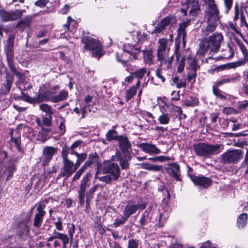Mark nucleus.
Returning a JSON list of instances; mask_svg holds the SVG:
<instances>
[{
	"label": "nucleus",
	"mask_w": 248,
	"mask_h": 248,
	"mask_svg": "<svg viewBox=\"0 0 248 248\" xmlns=\"http://www.w3.org/2000/svg\"><path fill=\"white\" fill-rule=\"evenodd\" d=\"M223 41V36L220 33L216 32L208 37H204L199 43L197 54L202 56L208 51L210 54L216 53L219 50Z\"/></svg>",
	"instance_id": "nucleus-1"
},
{
	"label": "nucleus",
	"mask_w": 248,
	"mask_h": 248,
	"mask_svg": "<svg viewBox=\"0 0 248 248\" xmlns=\"http://www.w3.org/2000/svg\"><path fill=\"white\" fill-rule=\"evenodd\" d=\"M207 5L206 16L207 19V25L202 29V36H206L214 31L219 22V11L214 0H204Z\"/></svg>",
	"instance_id": "nucleus-2"
},
{
	"label": "nucleus",
	"mask_w": 248,
	"mask_h": 248,
	"mask_svg": "<svg viewBox=\"0 0 248 248\" xmlns=\"http://www.w3.org/2000/svg\"><path fill=\"white\" fill-rule=\"evenodd\" d=\"M159 44L157 49L156 57L160 64H165L168 69L170 68L173 61V56H169L170 47L168 46L169 41L166 38L158 40Z\"/></svg>",
	"instance_id": "nucleus-3"
},
{
	"label": "nucleus",
	"mask_w": 248,
	"mask_h": 248,
	"mask_svg": "<svg viewBox=\"0 0 248 248\" xmlns=\"http://www.w3.org/2000/svg\"><path fill=\"white\" fill-rule=\"evenodd\" d=\"M103 174L108 175L98 177L100 181L110 184L112 181H117L120 176V168L117 163L104 162L102 168Z\"/></svg>",
	"instance_id": "nucleus-4"
},
{
	"label": "nucleus",
	"mask_w": 248,
	"mask_h": 248,
	"mask_svg": "<svg viewBox=\"0 0 248 248\" xmlns=\"http://www.w3.org/2000/svg\"><path fill=\"white\" fill-rule=\"evenodd\" d=\"M82 42L84 44V48L91 51L93 57L100 58L103 55L101 44L99 41L90 36H84Z\"/></svg>",
	"instance_id": "nucleus-5"
},
{
	"label": "nucleus",
	"mask_w": 248,
	"mask_h": 248,
	"mask_svg": "<svg viewBox=\"0 0 248 248\" xmlns=\"http://www.w3.org/2000/svg\"><path fill=\"white\" fill-rule=\"evenodd\" d=\"M220 148L218 144L211 145L204 143H199L193 146V150L196 155L200 156L207 157L216 154Z\"/></svg>",
	"instance_id": "nucleus-6"
},
{
	"label": "nucleus",
	"mask_w": 248,
	"mask_h": 248,
	"mask_svg": "<svg viewBox=\"0 0 248 248\" xmlns=\"http://www.w3.org/2000/svg\"><path fill=\"white\" fill-rule=\"evenodd\" d=\"M243 152L241 150H228L220 156V162L224 164L236 163L242 157Z\"/></svg>",
	"instance_id": "nucleus-7"
},
{
	"label": "nucleus",
	"mask_w": 248,
	"mask_h": 248,
	"mask_svg": "<svg viewBox=\"0 0 248 248\" xmlns=\"http://www.w3.org/2000/svg\"><path fill=\"white\" fill-rule=\"evenodd\" d=\"M14 40L15 35L12 34H9L4 46V52L6 57V61L8 67L15 64L14 62Z\"/></svg>",
	"instance_id": "nucleus-8"
},
{
	"label": "nucleus",
	"mask_w": 248,
	"mask_h": 248,
	"mask_svg": "<svg viewBox=\"0 0 248 248\" xmlns=\"http://www.w3.org/2000/svg\"><path fill=\"white\" fill-rule=\"evenodd\" d=\"M47 202V200L40 201L35 205L37 207V213L34 215L33 226L37 228H40L42 225L44 217L46 213L44 209Z\"/></svg>",
	"instance_id": "nucleus-9"
},
{
	"label": "nucleus",
	"mask_w": 248,
	"mask_h": 248,
	"mask_svg": "<svg viewBox=\"0 0 248 248\" xmlns=\"http://www.w3.org/2000/svg\"><path fill=\"white\" fill-rule=\"evenodd\" d=\"M92 177V174L90 172H87L83 177L79 185L78 189V194L79 198V202L81 206H83L84 203V199L86 196L87 188L89 186V182Z\"/></svg>",
	"instance_id": "nucleus-10"
},
{
	"label": "nucleus",
	"mask_w": 248,
	"mask_h": 248,
	"mask_svg": "<svg viewBox=\"0 0 248 248\" xmlns=\"http://www.w3.org/2000/svg\"><path fill=\"white\" fill-rule=\"evenodd\" d=\"M23 13V11L21 10L7 12L4 9H0V18L3 22L14 21L20 18Z\"/></svg>",
	"instance_id": "nucleus-11"
},
{
	"label": "nucleus",
	"mask_w": 248,
	"mask_h": 248,
	"mask_svg": "<svg viewBox=\"0 0 248 248\" xmlns=\"http://www.w3.org/2000/svg\"><path fill=\"white\" fill-rule=\"evenodd\" d=\"M63 166L61 169V176L68 178L78 169L76 164L69 159L63 160Z\"/></svg>",
	"instance_id": "nucleus-12"
},
{
	"label": "nucleus",
	"mask_w": 248,
	"mask_h": 248,
	"mask_svg": "<svg viewBox=\"0 0 248 248\" xmlns=\"http://www.w3.org/2000/svg\"><path fill=\"white\" fill-rule=\"evenodd\" d=\"M146 206L145 202L135 204L134 202L129 201L124 210V215L127 218L139 209L143 210Z\"/></svg>",
	"instance_id": "nucleus-13"
},
{
	"label": "nucleus",
	"mask_w": 248,
	"mask_h": 248,
	"mask_svg": "<svg viewBox=\"0 0 248 248\" xmlns=\"http://www.w3.org/2000/svg\"><path fill=\"white\" fill-rule=\"evenodd\" d=\"M14 81V77L9 72H7L5 74V80L1 85L0 89V94L3 95L8 94L11 91Z\"/></svg>",
	"instance_id": "nucleus-14"
},
{
	"label": "nucleus",
	"mask_w": 248,
	"mask_h": 248,
	"mask_svg": "<svg viewBox=\"0 0 248 248\" xmlns=\"http://www.w3.org/2000/svg\"><path fill=\"white\" fill-rule=\"evenodd\" d=\"M123 49V52L121 55V57L119 58L117 56V60L119 62L125 64L127 62L137 59V53H132L131 49H129L128 46L124 45Z\"/></svg>",
	"instance_id": "nucleus-15"
},
{
	"label": "nucleus",
	"mask_w": 248,
	"mask_h": 248,
	"mask_svg": "<svg viewBox=\"0 0 248 248\" xmlns=\"http://www.w3.org/2000/svg\"><path fill=\"white\" fill-rule=\"evenodd\" d=\"M190 19H187L179 24V27L177 29V37L180 38L182 37L183 44L184 46H185L186 44V29L189 26L190 23Z\"/></svg>",
	"instance_id": "nucleus-16"
},
{
	"label": "nucleus",
	"mask_w": 248,
	"mask_h": 248,
	"mask_svg": "<svg viewBox=\"0 0 248 248\" xmlns=\"http://www.w3.org/2000/svg\"><path fill=\"white\" fill-rule=\"evenodd\" d=\"M57 151V149L53 147L46 146L44 148L42 157L44 165H46L51 160Z\"/></svg>",
	"instance_id": "nucleus-17"
},
{
	"label": "nucleus",
	"mask_w": 248,
	"mask_h": 248,
	"mask_svg": "<svg viewBox=\"0 0 248 248\" xmlns=\"http://www.w3.org/2000/svg\"><path fill=\"white\" fill-rule=\"evenodd\" d=\"M191 180L196 185L202 186L204 188H207L212 184V180L209 178L204 176H196L191 177Z\"/></svg>",
	"instance_id": "nucleus-18"
},
{
	"label": "nucleus",
	"mask_w": 248,
	"mask_h": 248,
	"mask_svg": "<svg viewBox=\"0 0 248 248\" xmlns=\"http://www.w3.org/2000/svg\"><path fill=\"white\" fill-rule=\"evenodd\" d=\"M139 147L145 153L150 155H157L160 153V150L155 145L147 143H141Z\"/></svg>",
	"instance_id": "nucleus-19"
},
{
	"label": "nucleus",
	"mask_w": 248,
	"mask_h": 248,
	"mask_svg": "<svg viewBox=\"0 0 248 248\" xmlns=\"http://www.w3.org/2000/svg\"><path fill=\"white\" fill-rule=\"evenodd\" d=\"M167 168L168 173L173 177L176 181H181L180 178V166L175 163L170 164Z\"/></svg>",
	"instance_id": "nucleus-20"
},
{
	"label": "nucleus",
	"mask_w": 248,
	"mask_h": 248,
	"mask_svg": "<svg viewBox=\"0 0 248 248\" xmlns=\"http://www.w3.org/2000/svg\"><path fill=\"white\" fill-rule=\"evenodd\" d=\"M187 7L190 8L189 15L191 16H196L200 10L198 0H188Z\"/></svg>",
	"instance_id": "nucleus-21"
},
{
	"label": "nucleus",
	"mask_w": 248,
	"mask_h": 248,
	"mask_svg": "<svg viewBox=\"0 0 248 248\" xmlns=\"http://www.w3.org/2000/svg\"><path fill=\"white\" fill-rule=\"evenodd\" d=\"M8 67L11 73L18 78V80L16 82V84L25 83L26 78L25 74L18 71L16 68L15 64L10 66Z\"/></svg>",
	"instance_id": "nucleus-22"
},
{
	"label": "nucleus",
	"mask_w": 248,
	"mask_h": 248,
	"mask_svg": "<svg viewBox=\"0 0 248 248\" xmlns=\"http://www.w3.org/2000/svg\"><path fill=\"white\" fill-rule=\"evenodd\" d=\"M118 140H119L120 149L124 153L127 152L131 148V144L126 137L119 136Z\"/></svg>",
	"instance_id": "nucleus-23"
},
{
	"label": "nucleus",
	"mask_w": 248,
	"mask_h": 248,
	"mask_svg": "<svg viewBox=\"0 0 248 248\" xmlns=\"http://www.w3.org/2000/svg\"><path fill=\"white\" fill-rule=\"evenodd\" d=\"M150 211L146 210L141 215L140 219V227L144 228V226L150 222L151 217L150 215Z\"/></svg>",
	"instance_id": "nucleus-24"
},
{
	"label": "nucleus",
	"mask_w": 248,
	"mask_h": 248,
	"mask_svg": "<svg viewBox=\"0 0 248 248\" xmlns=\"http://www.w3.org/2000/svg\"><path fill=\"white\" fill-rule=\"evenodd\" d=\"M240 76L238 75L236 77H233L231 78H222L220 80L217 81L215 82L214 85H213V87H216L218 88V87L224 84H226L230 82L234 83L236 82L237 80H239V78Z\"/></svg>",
	"instance_id": "nucleus-25"
},
{
	"label": "nucleus",
	"mask_w": 248,
	"mask_h": 248,
	"mask_svg": "<svg viewBox=\"0 0 248 248\" xmlns=\"http://www.w3.org/2000/svg\"><path fill=\"white\" fill-rule=\"evenodd\" d=\"M32 20V17L28 16L20 20L16 25V27L21 28L22 30L28 28L30 27Z\"/></svg>",
	"instance_id": "nucleus-26"
},
{
	"label": "nucleus",
	"mask_w": 248,
	"mask_h": 248,
	"mask_svg": "<svg viewBox=\"0 0 248 248\" xmlns=\"http://www.w3.org/2000/svg\"><path fill=\"white\" fill-rule=\"evenodd\" d=\"M140 84V81L138 80L135 86H133L126 91L125 100L128 102L133 96H134L136 93L137 89L139 88Z\"/></svg>",
	"instance_id": "nucleus-27"
},
{
	"label": "nucleus",
	"mask_w": 248,
	"mask_h": 248,
	"mask_svg": "<svg viewBox=\"0 0 248 248\" xmlns=\"http://www.w3.org/2000/svg\"><path fill=\"white\" fill-rule=\"evenodd\" d=\"M68 92L65 90L61 91L59 94L53 96L51 98V101L53 103H57L62 101L65 99L68 96Z\"/></svg>",
	"instance_id": "nucleus-28"
},
{
	"label": "nucleus",
	"mask_w": 248,
	"mask_h": 248,
	"mask_svg": "<svg viewBox=\"0 0 248 248\" xmlns=\"http://www.w3.org/2000/svg\"><path fill=\"white\" fill-rule=\"evenodd\" d=\"M140 166L141 168L143 169L155 171H160L162 168L161 166L150 164L148 163H142L140 164Z\"/></svg>",
	"instance_id": "nucleus-29"
},
{
	"label": "nucleus",
	"mask_w": 248,
	"mask_h": 248,
	"mask_svg": "<svg viewBox=\"0 0 248 248\" xmlns=\"http://www.w3.org/2000/svg\"><path fill=\"white\" fill-rule=\"evenodd\" d=\"M131 159V156L129 154H125L119 160L121 167L123 170H127L129 168V161Z\"/></svg>",
	"instance_id": "nucleus-30"
},
{
	"label": "nucleus",
	"mask_w": 248,
	"mask_h": 248,
	"mask_svg": "<svg viewBox=\"0 0 248 248\" xmlns=\"http://www.w3.org/2000/svg\"><path fill=\"white\" fill-rule=\"evenodd\" d=\"M49 92L46 91L39 93L35 96L36 103H39L48 100Z\"/></svg>",
	"instance_id": "nucleus-31"
},
{
	"label": "nucleus",
	"mask_w": 248,
	"mask_h": 248,
	"mask_svg": "<svg viewBox=\"0 0 248 248\" xmlns=\"http://www.w3.org/2000/svg\"><path fill=\"white\" fill-rule=\"evenodd\" d=\"M143 54L144 55V62L149 65H150L153 62V59L154 57L152 54V51L151 50H142Z\"/></svg>",
	"instance_id": "nucleus-32"
},
{
	"label": "nucleus",
	"mask_w": 248,
	"mask_h": 248,
	"mask_svg": "<svg viewBox=\"0 0 248 248\" xmlns=\"http://www.w3.org/2000/svg\"><path fill=\"white\" fill-rule=\"evenodd\" d=\"M72 155H75L77 157V160L75 164L78 168L81 164L86 159L87 155L86 153L79 154L78 153H71Z\"/></svg>",
	"instance_id": "nucleus-33"
},
{
	"label": "nucleus",
	"mask_w": 248,
	"mask_h": 248,
	"mask_svg": "<svg viewBox=\"0 0 248 248\" xmlns=\"http://www.w3.org/2000/svg\"><path fill=\"white\" fill-rule=\"evenodd\" d=\"M176 21V19L175 16L172 15H169L162 19L159 23L166 28L170 23H175Z\"/></svg>",
	"instance_id": "nucleus-34"
},
{
	"label": "nucleus",
	"mask_w": 248,
	"mask_h": 248,
	"mask_svg": "<svg viewBox=\"0 0 248 248\" xmlns=\"http://www.w3.org/2000/svg\"><path fill=\"white\" fill-rule=\"evenodd\" d=\"M98 186L97 185H95L92 187L90 188L87 193L86 194V206L89 205V202L92 200L93 198V195L94 194V192L98 188Z\"/></svg>",
	"instance_id": "nucleus-35"
},
{
	"label": "nucleus",
	"mask_w": 248,
	"mask_h": 248,
	"mask_svg": "<svg viewBox=\"0 0 248 248\" xmlns=\"http://www.w3.org/2000/svg\"><path fill=\"white\" fill-rule=\"evenodd\" d=\"M248 215L246 213L241 214L237 219V225L239 228H243L247 223Z\"/></svg>",
	"instance_id": "nucleus-36"
},
{
	"label": "nucleus",
	"mask_w": 248,
	"mask_h": 248,
	"mask_svg": "<svg viewBox=\"0 0 248 248\" xmlns=\"http://www.w3.org/2000/svg\"><path fill=\"white\" fill-rule=\"evenodd\" d=\"M146 73V68H142L134 71L132 73V75H133L136 78H138L139 80L140 81V79H141L144 76Z\"/></svg>",
	"instance_id": "nucleus-37"
},
{
	"label": "nucleus",
	"mask_w": 248,
	"mask_h": 248,
	"mask_svg": "<svg viewBox=\"0 0 248 248\" xmlns=\"http://www.w3.org/2000/svg\"><path fill=\"white\" fill-rule=\"evenodd\" d=\"M107 140H118L119 136L116 131L114 130H109L106 134Z\"/></svg>",
	"instance_id": "nucleus-38"
},
{
	"label": "nucleus",
	"mask_w": 248,
	"mask_h": 248,
	"mask_svg": "<svg viewBox=\"0 0 248 248\" xmlns=\"http://www.w3.org/2000/svg\"><path fill=\"white\" fill-rule=\"evenodd\" d=\"M39 108L43 112L46 113L48 116L53 114V112L51 110V107L46 104H42L39 106Z\"/></svg>",
	"instance_id": "nucleus-39"
},
{
	"label": "nucleus",
	"mask_w": 248,
	"mask_h": 248,
	"mask_svg": "<svg viewBox=\"0 0 248 248\" xmlns=\"http://www.w3.org/2000/svg\"><path fill=\"white\" fill-rule=\"evenodd\" d=\"M30 229L29 226L27 224H24L23 225L21 230L18 231V234L20 237L24 238L28 235Z\"/></svg>",
	"instance_id": "nucleus-40"
},
{
	"label": "nucleus",
	"mask_w": 248,
	"mask_h": 248,
	"mask_svg": "<svg viewBox=\"0 0 248 248\" xmlns=\"http://www.w3.org/2000/svg\"><path fill=\"white\" fill-rule=\"evenodd\" d=\"M158 120L161 124H167L170 121V115L168 113L165 114L163 113V114L159 117Z\"/></svg>",
	"instance_id": "nucleus-41"
},
{
	"label": "nucleus",
	"mask_w": 248,
	"mask_h": 248,
	"mask_svg": "<svg viewBox=\"0 0 248 248\" xmlns=\"http://www.w3.org/2000/svg\"><path fill=\"white\" fill-rule=\"evenodd\" d=\"M20 98L22 100L26 101L27 102L30 103L31 104L36 103L35 96L33 98L31 97L28 95L24 93H22L21 96H20Z\"/></svg>",
	"instance_id": "nucleus-42"
},
{
	"label": "nucleus",
	"mask_w": 248,
	"mask_h": 248,
	"mask_svg": "<svg viewBox=\"0 0 248 248\" xmlns=\"http://www.w3.org/2000/svg\"><path fill=\"white\" fill-rule=\"evenodd\" d=\"M213 92L214 94L221 100H225L226 97L223 95L220 90L218 88L213 87Z\"/></svg>",
	"instance_id": "nucleus-43"
},
{
	"label": "nucleus",
	"mask_w": 248,
	"mask_h": 248,
	"mask_svg": "<svg viewBox=\"0 0 248 248\" xmlns=\"http://www.w3.org/2000/svg\"><path fill=\"white\" fill-rule=\"evenodd\" d=\"M69 150H71V149H69V147L66 145H64L62 147V161L69 159L67 156L69 153Z\"/></svg>",
	"instance_id": "nucleus-44"
},
{
	"label": "nucleus",
	"mask_w": 248,
	"mask_h": 248,
	"mask_svg": "<svg viewBox=\"0 0 248 248\" xmlns=\"http://www.w3.org/2000/svg\"><path fill=\"white\" fill-rule=\"evenodd\" d=\"M128 218L124 215L121 219L117 218L115 220V222L113 224L114 227H117L121 225L124 224Z\"/></svg>",
	"instance_id": "nucleus-45"
},
{
	"label": "nucleus",
	"mask_w": 248,
	"mask_h": 248,
	"mask_svg": "<svg viewBox=\"0 0 248 248\" xmlns=\"http://www.w3.org/2000/svg\"><path fill=\"white\" fill-rule=\"evenodd\" d=\"M57 237L62 241L63 244H67L69 242V239L66 234L58 232Z\"/></svg>",
	"instance_id": "nucleus-46"
},
{
	"label": "nucleus",
	"mask_w": 248,
	"mask_h": 248,
	"mask_svg": "<svg viewBox=\"0 0 248 248\" xmlns=\"http://www.w3.org/2000/svg\"><path fill=\"white\" fill-rule=\"evenodd\" d=\"M196 77V71H190L187 75V79L189 82L194 83L195 81Z\"/></svg>",
	"instance_id": "nucleus-47"
},
{
	"label": "nucleus",
	"mask_w": 248,
	"mask_h": 248,
	"mask_svg": "<svg viewBox=\"0 0 248 248\" xmlns=\"http://www.w3.org/2000/svg\"><path fill=\"white\" fill-rule=\"evenodd\" d=\"M97 155L96 153L91 154L89 155L88 160L87 162H89L90 166H91L97 161Z\"/></svg>",
	"instance_id": "nucleus-48"
},
{
	"label": "nucleus",
	"mask_w": 248,
	"mask_h": 248,
	"mask_svg": "<svg viewBox=\"0 0 248 248\" xmlns=\"http://www.w3.org/2000/svg\"><path fill=\"white\" fill-rule=\"evenodd\" d=\"M68 233L70 240H72L73 239V234L75 232V226L73 224H68Z\"/></svg>",
	"instance_id": "nucleus-49"
},
{
	"label": "nucleus",
	"mask_w": 248,
	"mask_h": 248,
	"mask_svg": "<svg viewBox=\"0 0 248 248\" xmlns=\"http://www.w3.org/2000/svg\"><path fill=\"white\" fill-rule=\"evenodd\" d=\"M11 141L14 143L17 147V148L18 149V150L20 149V138L19 137H16V138H14L13 136H11Z\"/></svg>",
	"instance_id": "nucleus-50"
},
{
	"label": "nucleus",
	"mask_w": 248,
	"mask_h": 248,
	"mask_svg": "<svg viewBox=\"0 0 248 248\" xmlns=\"http://www.w3.org/2000/svg\"><path fill=\"white\" fill-rule=\"evenodd\" d=\"M138 242L135 239H131L128 241V248H138Z\"/></svg>",
	"instance_id": "nucleus-51"
},
{
	"label": "nucleus",
	"mask_w": 248,
	"mask_h": 248,
	"mask_svg": "<svg viewBox=\"0 0 248 248\" xmlns=\"http://www.w3.org/2000/svg\"><path fill=\"white\" fill-rule=\"evenodd\" d=\"M242 167L246 168L245 170V173L246 174H248V152L246 154L245 158L242 164Z\"/></svg>",
	"instance_id": "nucleus-52"
},
{
	"label": "nucleus",
	"mask_w": 248,
	"mask_h": 248,
	"mask_svg": "<svg viewBox=\"0 0 248 248\" xmlns=\"http://www.w3.org/2000/svg\"><path fill=\"white\" fill-rule=\"evenodd\" d=\"M229 27L234 32L237 33V34L239 35L242 38L244 37L243 35L241 33V32L236 28V25L233 24L232 23H229Z\"/></svg>",
	"instance_id": "nucleus-53"
},
{
	"label": "nucleus",
	"mask_w": 248,
	"mask_h": 248,
	"mask_svg": "<svg viewBox=\"0 0 248 248\" xmlns=\"http://www.w3.org/2000/svg\"><path fill=\"white\" fill-rule=\"evenodd\" d=\"M52 116L50 115V117L48 116V117H43V124L49 126L51 124V119Z\"/></svg>",
	"instance_id": "nucleus-54"
},
{
	"label": "nucleus",
	"mask_w": 248,
	"mask_h": 248,
	"mask_svg": "<svg viewBox=\"0 0 248 248\" xmlns=\"http://www.w3.org/2000/svg\"><path fill=\"white\" fill-rule=\"evenodd\" d=\"M248 107V101L244 100L238 103V108L240 109H246Z\"/></svg>",
	"instance_id": "nucleus-55"
},
{
	"label": "nucleus",
	"mask_w": 248,
	"mask_h": 248,
	"mask_svg": "<svg viewBox=\"0 0 248 248\" xmlns=\"http://www.w3.org/2000/svg\"><path fill=\"white\" fill-rule=\"evenodd\" d=\"M54 224H55L56 228L58 231H61V230H62V229H63V228H62V219H61V217H58V218L57 221L55 222Z\"/></svg>",
	"instance_id": "nucleus-56"
},
{
	"label": "nucleus",
	"mask_w": 248,
	"mask_h": 248,
	"mask_svg": "<svg viewBox=\"0 0 248 248\" xmlns=\"http://www.w3.org/2000/svg\"><path fill=\"white\" fill-rule=\"evenodd\" d=\"M198 101L196 100H186L184 101V104L186 106H193L197 104Z\"/></svg>",
	"instance_id": "nucleus-57"
},
{
	"label": "nucleus",
	"mask_w": 248,
	"mask_h": 248,
	"mask_svg": "<svg viewBox=\"0 0 248 248\" xmlns=\"http://www.w3.org/2000/svg\"><path fill=\"white\" fill-rule=\"evenodd\" d=\"M243 55L244 58L245 60H248V50L244 46H242L241 47H240Z\"/></svg>",
	"instance_id": "nucleus-58"
},
{
	"label": "nucleus",
	"mask_w": 248,
	"mask_h": 248,
	"mask_svg": "<svg viewBox=\"0 0 248 248\" xmlns=\"http://www.w3.org/2000/svg\"><path fill=\"white\" fill-rule=\"evenodd\" d=\"M185 57H182L181 60L180 61L179 65L178 67V72H181L183 70L185 65Z\"/></svg>",
	"instance_id": "nucleus-59"
},
{
	"label": "nucleus",
	"mask_w": 248,
	"mask_h": 248,
	"mask_svg": "<svg viewBox=\"0 0 248 248\" xmlns=\"http://www.w3.org/2000/svg\"><path fill=\"white\" fill-rule=\"evenodd\" d=\"M189 68L190 69V71H196L197 68L196 62L194 60H191V62L189 63Z\"/></svg>",
	"instance_id": "nucleus-60"
},
{
	"label": "nucleus",
	"mask_w": 248,
	"mask_h": 248,
	"mask_svg": "<svg viewBox=\"0 0 248 248\" xmlns=\"http://www.w3.org/2000/svg\"><path fill=\"white\" fill-rule=\"evenodd\" d=\"M224 1L227 9L226 13H227L232 7V0H224Z\"/></svg>",
	"instance_id": "nucleus-61"
},
{
	"label": "nucleus",
	"mask_w": 248,
	"mask_h": 248,
	"mask_svg": "<svg viewBox=\"0 0 248 248\" xmlns=\"http://www.w3.org/2000/svg\"><path fill=\"white\" fill-rule=\"evenodd\" d=\"M47 2V0H38L35 3V4L37 6L43 7L46 6Z\"/></svg>",
	"instance_id": "nucleus-62"
},
{
	"label": "nucleus",
	"mask_w": 248,
	"mask_h": 248,
	"mask_svg": "<svg viewBox=\"0 0 248 248\" xmlns=\"http://www.w3.org/2000/svg\"><path fill=\"white\" fill-rule=\"evenodd\" d=\"M82 143V141L80 140H77L69 147V149H71V150H75V148L79 146Z\"/></svg>",
	"instance_id": "nucleus-63"
},
{
	"label": "nucleus",
	"mask_w": 248,
	"mask_h": 248,
	"mask_svg": "<svg viewBox=\"0 0 248 248\" xmlns=\"http://www.w3.org/2000/svg\"><path fill=\"white\" fill-rule=\"evenodd\" d=\"M200 248H216L214 247H211V243L209 241H207L204 243Z\"/></svg>",
	"instance_id": "nucleus-64"
}]
</instances>
